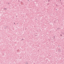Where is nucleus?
Instances as JSON below:
<instances>
[{"mask_svg": "<svg viewBox=\"0 0 64 64\" xmlns=\"http://www.w3.org/2000/svg\"><path fill=\"white\" fill-rule=\"evenodd\" d=\"M48 1L49 2V1H50V0H48Z\"/></svg>", "mask_w": 64, "mask_h": 64, "instance_id": "4", "label": "nucleus"}, {"mask_svg": "<svg viewBox=\"0 0 64 64\" xmlns=\"http://www.w3.org/2000/svg\"><path fill=\"white\" fill-rule=\"evenodd\" d=\"M60 36H62V34H60Z\"/></svg>", "mask_w": 64, "mask_h": 64, "instance_id": "3", "label": "nucleus"}, {"mask_svg": "<svg viewBox=\"0 0 64 64\" xmlns=\"http://www.w3.org/2000/svg\"><path fill=\"white\" fill-rule=\"evenodd\" d=\"M17 16H16V17H17Z\"/></svg>", "mask_w": 64, "mask_h": 64, "instance_id": "8", "label": "nucleus"}, {"mask_svg": "<svg viewBox=\"0 0 64 64\" xmlns=\"http://www.w3.org/2000/svg\"><path fill=\"white\" fill-rule=\"evenodd\" d=\"M58 46L59 47V46Z\"/></svg>", "mask_w": 64, "mask_h": 64, "instance_id": "10", "label": "nucleus"}, {"mask_svg": "<svg viewBox=\"0 0 64 64\" xmlns=\"http://www.w3.org/2000/svg\"><path fill=\"white\" fill-rule=\"evenodd\" d=\"M61 0H60V1H61Z\"/></svg>", "mask_w": 64, "mask_h": 64, "instance_id": "6", "label": "nucleus"}, {"mask_svg": "<svg viewBox=\"0 0 64 64\" xmlns=\"http://www.w3.org/2000/svg\"><path fill=\"white\" fill-rule=\"evenodd\" d=\"M22 40H23V39H22Z\"/></svg>", "mask_w": 64, "mask_h": 64, "instance_id": "9", "label": "nucleus"}, {"mask_svg": "<svg viewBox=\"0 0 64 64\" xmlns=\"http://www.w3.org/2000/svg\"><path fill=\"white\" fill-rule=\"evenodd\" d=\"M4 10H7V8H4Z\"/></svg>", "mask_w": 64, "mask_h": 64, "instance_id": "1", "label": "nucleus"}, {"mask_svg": "<svg viewBox=\"0 0 64 64\" xmlns=\"http://www.w3.org/2000/svg\"><path fill=\"white\" fill-rule=\"evenodd\" d=\"M10 4L9 2H8V4Z\"/></svg>", "mask_w": 64, "mask_h": 64, "instance_id": "5", "label": "nucleus"}, {"mask_svg": "<svg viewBox=\"0 0 64 64\" xmlns=\"http://www.w3.org/2000/svg\"><path fill=\"white\" fill-rule=\"evenodd\" d=\"M26 64H28V62H26Z\"/></svg>", "mask_w": 64, "mask_h": 64, "instance_id": "2", "label": "nucleus"}, {"mask_svg": "<svg viewBox=\"0 0 64 64\" xmlns=\"http://www.w3.org/2000/svg\"><path fill=\"white\" fill-rule=\"evenodd\" d=\"M15 24V22H14V24Z\"/></svg>", "mask_w": 64, "mask_h": 64, "instance_id": "7", "label": "nucleus"}]
</instances>
